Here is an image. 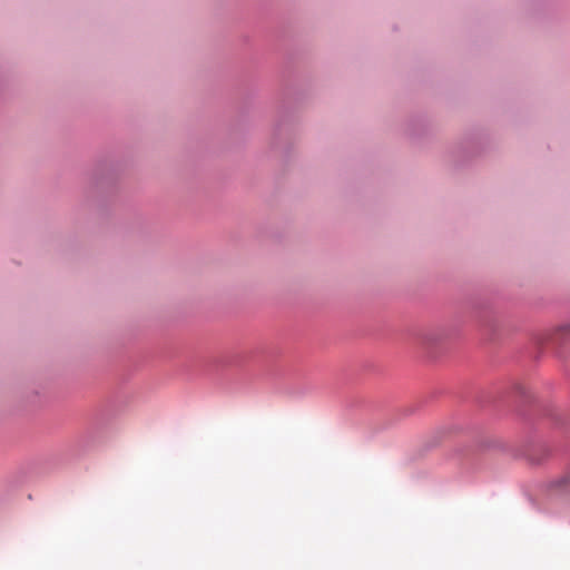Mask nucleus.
<instances>
[{"label":"nucleus","instance_id":"3","mask_svg":"<svg viewBox=\"0 0 570 570\" xmlns=\"http://www.w3.org/2000/svg\"><path fill=\"white\" fill-rule=\"evenodd\" d=\"M443 336L444 333L440 331L429 332L424 335V342L428 344H436L439 341L443 338Z\"/></svg>","mask_w":570,"mask_h":570},{"label":"nucleus","instance_id":"1","mask_svg":"<svg viewBox=\"0 0 570 570\" xmlns=\"http://www.w3.org/2000/svg\"><path fill=\"white\" fill-rule=\"evenodd\" d=\"M498 392H528V387L518 377H508Z\"/></svg>","mask_w":570,"mask_h":570},{"label":"nucleus","instance_id":"2","mask_svg":"<svg viewBox=\"0 0 570 570\" xmlns=\"http://www.w3.org/2000/svg\"><path fill=\"white\" fill-rule=\"evenodd\" d=\"M552 340L560 344L570 343V323L560 325L553 334Z\"/></svg>","mask_w":570,"mask_h":570}]
</instances>
